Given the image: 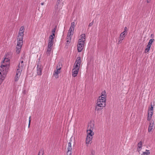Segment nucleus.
Listing matches in <instances>:
<instances>
[{
  "label": "nucleus",
  "instance_id": "19",
  "mask_svg": "<svg viewBox=\"0 0 155 155\" xmlns=\"http://www.w3.org/2000/svg\"><path fill=\"white\" fill-rule=\"evenodd\" d=\"M71 36H67V39H66V44L67 45H68L70 43L71 41Z\"/></svg>",
  "mask_w": 155,
  "mask_h": 155
},
{
  "label": "nucleus",
  "instance_id": "20",
  "mask_svg": "<svg viewBox=\"0 0 155 155\" xmlns=\"http://www.w3.org/2000/svg\"><path fill=\"white\" fill-rule=\"evenodd\" d=\"M4 79V77L2 76L1 72H0V85L2 83Z\"/></svg>",
  "mask_w": 155,
  "mask_h": 155
},
{
  "label": "nucleus",
  "instance_id": "3",
  "mask_svg": "<svg viewBox=\"0 0 155 155\" xmlns=\"http://www.w3.org/2000/svg\"><path fill=\"white\" fill-rule=\"evenodd\" d=\"M24 66V62L22 61L19 63L18 66L16 67V75L15 78V81H17L19 80L23 69Z\"/></svg>",
  "mask_w": 155,
  "mask_h": 155
},
{
  "label": "nucleus",
  "instance_id": "4",
  "mask_svg": "<svg viewBox=\"0 0 155 155\" xmlns=\"http://www.w3.org/2000/svg\"><path fill=\"white\" fill-rule=\"evenodd\" d=\"M9 59L8 58H5L3 61L2 63L0 68V70L3 71V73H6L9 67Z\"/></svg>",
  "mask_w": 155,
  "mask_h": 155
},
{
  "label": "nucleus",
  "instance_id": "29",
  "mask_svg": "<svg viewBox=\"0 0 155 155\" xmlns=\"http://www.w3.org/2000/svg\"><path fill=\"white\" fill-rule=\"evenodd\" d=\"M38 155H44V151L42 150H40L39 151Z\"/></svg>",
  "mask_w": 155,
  "mask_h": 155
},
{
  "label": "nucleus",
  "instance_id": "6",
  "mask_svg": "<svg viewBox=\"0 0 155 155\" xmlns=\"http://www.w3.org/2000/svg\"><path fill=\"white\" fill-rule=\"evenodd\" d=\"M153 107L152 104L151 105V107L148 110V115L147 117V120H150L153 114Z\"/></svg>",
  "mask_w": 155,
  "mask_h": 155
},
{
  "label": "nucleus",
  "instance_id": "10",
  "mask_svg": "<svg viewBox=\"0 0 155 155\" xmlns=\"http://www.w3.org/2000/svg\"><path fill=\"white\" fill-rule=\"evenodd\" d=\"M126 35L127 34H124V32H123L120 34V36L118 40V44H120L121 43V41L124 39V38L125 37Z\"/></svg>",
  "mask_w": 155,
  "mask_h": 155
},
{
  "label": "nucleus",
  "instance_id": "14",
  "mask_svg": "<svg viewBox=\"0 0 155 155\" xmlns=\"http://www.w3.org/2000/svg\"><path fill=\"white\" fill-rule=\"evenodd\" d=\"M93 137L87 136V137L86 140V144H88L91 143L90 142L91 141Z\"/></svg>",
  "mask_w": 155,
  "mask_h": 155
},
{
  "label": "nucleus",
  "instance_id": "36",
  "mask_svg": "<svg viewBox=\"0 0 155 155\" xmlns=\"http://www.w3.org/2000/svg\"><path fill=\"white\" fill-rule=\"evenodd\" d=\"M54 37L53 36H52V35H50L49 36V38H53L54 39Z\"/></svg>",
  "mask_w": 155,
  "mask_h": 155
},
{
  "label": "nucleus",
  "instance_id": "26",
  "mask_svg": "<svg viewBox=\"0 0 155 155\" xmlns=\"http://www.w3.org/2000/svg\"><path fill=\"white\" fill-rule=\"evenodd\" d=\"M81 58L80 57H79L77 58L75 61V63H78L79 64H81Z\"/></svg>",
  "mask_w": 155,
  "mask_h": 155
},
{
  "label": "nucleus",
  "instance_id": "37",
  "mask_svg": "<svg viewBox=\"0 0 155 155\" xmlns=\"http://www.w3.org/2000/svg\"><path fill=\"white\" fill-rule=\"evenodd\" d=\"M52 35V36H53L54 37V36H55V34L52 33V35Z\"/></svg>",
  "mask_w": 155,
  "mask_h": 155
},
{
  "label": "nucleus",
  "instance_id": "18",
  "mask_svg": "<svg viewBox=\"0 0 155 155\" xmlns=\"http://www.w3.org/2000/svg\"><path fill=\"white\" fill-rule=\"evenodd\" d=\"M150 150H146L145 151L143 152L141 155H150Z\"/></svg>",
  "mask_w": 155,
  "mask_h": 155
},
{
  "label": "nucleus",
  "instance_id": "28",
  "mask_svg": "<svg viewBox=\"0 0 155 155\" xmlns=\"http://www.w3.org/2000/svg\"><path fill=\"white\" fill-rule=\"evenodd\" d=\"M53 43V42H52L48 41V47L52 48Z\"/></svg>",
  "mask_w": 155,
  "mask_h": 155
},
{
  "label": "nucleus",
  "instance_id": "30",
  "mask_svg": "<svg viewBox=\"0 0 155 155\" xmlns=\"http://www.w3.org/2000/svg\"><path fill=\"white\" fill-rule=\"evenodd\" d=\"M68 148H71V144L70 142H69L68 143Z\"/></svg>",
  "mask_w": 155,
  "mask_h": 155
},
{
  "label": "nucleus",
  "instance_id": "9",
  "mask_svg": "<svg viewBox=\"0 0 155 155\" xmlns=\"http://www.w3.org/2000/svg\"><path fill=\"white\" fill-rule=\"evenodd\" d=\"M61 69V68L59 66V67L58 65H57L56 67V70H55L54 71L53 75L56 78H57L58 77V74L60 72V70Z\"/></svg>",
  "mask_w": 155,
  "mask_h": 155
},
{
  "label": "nucleus",
  "instance_id": "13",
  "mask_svg": "<svg viewBox=\"0 0 155 155\" xmlns=\"http://www.w3.org/2000/svg\"><path fill=\"white\" fill-rule=\"evenodd\" d=\"M154 127V121H151L150 123L149 127L148 128V132H150L153 129Z\"/></svg>",
  "mask_w": 155,
  "mask_h": 155
},
{
  "label": "nucleus",
  "instance_id": "15",
  "mask_svg": "<svg viewBox=\"0 0 155 155\" xmlns=\"http://www.w3.org/2000/svg\"><path fill=\"white\" fill-rule=\"evenodd\" d=\"M79 70L73 68L72 70V76L75 77H76L78 73Z\"/></svg>",
  "mask_w": 155,
  "mask_h": 155
},
{
  "label": "nucleus",
  "instance_id": "5",
  "mask_svg": "<svg viewBox=\"0 0 155 155\" xmlns=\"http://www.w3.org/2000/svg\"><path fill=\"white\" fill-rule=\"evenodd\" d=\"M85 39V35L84 34H81L80 38L78 40L77 49L79 52H81L84 48V41Z\"/></svg>",
  "mask_w": 155,
  "mask_h": 155
},
{
  "label": "nucleus",
  "instance_id": "8",
  "mask_svg": "<svg viewBox=\"0 0 155 155\" xmlns=\"http://www.w3.org/2000/svg\"><path fill=\"white\" fill-rule=\"evenodd\" d=\"M88 129L87 130V136H92L94 135V132L93 131V127H90L89 125L88 127Z\"/></svg>",
  "mask_w": 155,
  "mask_h": 155
},
{
  "label": "nucleus",
  "instance_id": "1",
  "mask_svg": "<svg viewBox=\"0 0 155 155\" xmlns=\"http://www.w3.org/2000/svg\"><path fill=\"white\" fill-rule=\"evenodd\" d=\"M24 30V27L21 26L20 29L18 36L17 43L16 48V53L17 54H18L20 53L23 45V39Z\"/></svg>",
  "mask_w": 155,
  "mask_h": 155
},
{
  "label": "nucleus",
  "instance_id": "31",
  "mask_svg": "<svg viewBox=\"0 0 155 155\" xmlns=\"http://www.w3.org/2000/svg\"><path fill=\"white\" fill-rule=\"evenodd\" d=\"M124 30L123 32H124V34H126V32L127 31V28L126 27H125L124 28Z\"/></svg>",
  "mask_w": 155,
  "mask_h": 155
},
{
  "label": "nucleus",
  "instance_id": "32",
  "mask_svg": "<svg viewBox=\"0 0 155 155\" xmlns=\"http://www.w3.org/2000/svg\"><path fill=\"white\" fill-rule=\"evenodd\" d=\"M93 22H93V21H92L89 24V25H88V27H91V26H92V25H93Z\"/></svg>",
  "mask_w": 155,
  "mask_h": 155
},
{
  "label": "nucleus",
  "instance_id": "2",
  "mask_svg": "<svg viewBox=\"0 0 155 155\" xmlns=\"http://www.w3.org/2000/svg\"><path fill=\"white\" fill-rule=\"evenodd\" d=\"M106 99L99 97L97 99L95 110L97 111L101 110L106 106Z\"/></svg>",
  "mask_w": 155,
  "mask_h": 155
},
{
  "label": "nucleus",
  "instance_id": "21",
  "mask_svg": "<svg viewBox=\"0 0 155 155\" xmlns=\"http://www.w3.org/2000/svg\"><path fill=\"white\" fill-rule=\"evenodd\" d=\"M73 31H74L73 30H72V29H71L69 28V31H68V33L67 36H71V35H73Z\"/></svg>",
  "mask_w": 155,
  "mask_h": 155
},
{
  "label": "nucleus",
  "instance_id": "33",
  "mask_svg": "<svg viewBox=\"0 0 155 155\" xmlns=\"http://www.w3.org/2000/svg\"><path fill=\"white\" fill-rule=\"evenodd\" d=\"M56 29L55 28H54L52 31V33L55 34Z\"/></svg>",
  "mask_w": 155,
  "mask_h": 155
},
{
  "label": "nucleus",
  "instance_id": "34",
  "mask_svg": "<svg viewBox=\"0 0 155 155\" xmlns=\"http://www.w3.org/2000/svg\"><path fill=\"white\" fill-rule=\"evenodd\" d=\"M48 41H51V42H54V39H53V38H49V39Z\"/></svg>",
  "mask_w": 155,
  "mask_h": 155
},
{
  "label": "nucleus",
  "instance_id": "38",
  "mask_svg": "<svg viewBox=\"0 0 155 155\" xmlns=\"http://www.w3.org/2000/svg\"><path fill=\"white\" fill-rule=\"evenodd\" d=\"M44 3L43 2H42L41 3V5H44Z\"/></svg>",
  "mask_w": 155,
  "mask_h": 155
},
{
  "label": "nucleus",
  "instance_id": "17",
  "mask_svg": "<svg viewBox=\"0 0 155 155\" xmlns=\"http://www.w3.org/2000/svg\"><path fill=\"white\" fill-rule=\"evenodd\" d=\"M80 65V64L78 63H75L73 68L76 69L77 70H79Z\"/></svg>",
  "mask_w": 155,
  "mask_h": 155
},
{
  "label": "nucleus",
  "instance_id": "23",
  "mask_svg": "<svg viewBox=\"0 0 155 155\" xmlns=\"http://www.w3.org/2000/svg\"><path fill=\"white\" fill-rule=\"evenodd\" d=\"M52 48L48 47V49L47 51V54L49 55L51 53Z\"/></svg>",
  "mask_w": 155,
  "mask_h": 155
},
{
  "label": "nucleus",
  "instance_id": "11",
  "mask_svg": "<svg viewBox=\"0 0 155 155\" xmlns=\"http://www.w3.org/2000/svg\"><path fill=\"white\" fill-rule=\"evenodd\" d=\"M37 74L38 75H41L42 74V68L39 65H38L37 67Z\"/></svg>",
  "mask_w": 155,
  "mask_h": 155
},
{
  "label": "nucleus",
  "instance_id": "12",
  "mask_svg": "<svg viewBox=\"0 0 155 155\" xmlns=\"http://www.w3.org/2000/svg\"><path fill=\"white\" fill-rule=\"evenodd\" d=\"M143 143L142 141H140L137 144V150L139 152L140 151L142 148Z\"/></svg>",
  "mask_w": 155,
  "mask_h": 155
},
{
  "label": "nucleus",
  "instance_id": "7",
  "mask_svg": "<svg viewBox=\"0 0 155 155\" xmlns=\"http://www.w3.org/2000/svg\"><path fill=\"white\" fill-rule=\"evenodd\" d=\"M62 0H57L56 5L55 6V9L57 11H59L62 7V5L61 4Z\"/></svg>",
  "mask_w": 155,
  "mask_h": 155
},
{
  "label": "nucleus",
  "instance_id": "22",
  "mask_svg": "<svg viewBox=\"0 0 155 155\" xmlns=\"http://www.w3.org/2000/svg\"><path fill=\"white\" fill-rule=\"evenodd\" d=\"M150 47L151 46L147 45V46L145 50V53H147L150 50Z\"/></svg>",
  "mask_w": 155,
  "mask_h": 155
},
{
  "label": "nucleus",
  "instance_id": "27",
  "mask_svg": "<svg viewBox=\"0 0 155 155\" xmlns=\"http://www.w3.org/2000/svg\"><path fill=\"white\" fill-rule=\"evenodd\" d=\"M154 39H150L147 45H150L151 46V45L152 43L154 41Z\"/></svg>",
  "mask_w": 155,
  "mask_h": 155
},
{
  "label": "nucleus",
  "instance_id": "35",
  "mask_svg": "<svg viewBox=\"0 0 155 155\" xmlns=\"http://www.w3.org/2000/svg\"><path fill=\"white\" fill-rule=\"evenodd\" d=\"M31 117L30 116L29 117V124H28V127H29L30 125V118Z\"/></svg>",
  "mask_w": 155,
  "mask_h": 155
},
{
  "label": "nucleus",
  "instance_id": "24",
  "mask_svg": "<svg viewBox=\"0 0 155 155\" xmlns=\"http://www.w3.org/2000/svg\"><path fill=\"white\" fill-rule=\"evenodd\" d=\"M67 155H71V148H68Z\"/></svg>",
  "mask_w": 155,
  "mask_h": 155
},
{
  "label": "nucleus",
  "instance_id": "25",
  "mask_svg": "<svg viewBox=\"0 0 155 155\" xmlns=\"http://www.w3.org/2000/svg\"><path fill=\"white\" fill-rule=\"evenodd\" d=\"M75 27V22H72L71 24V26L70 28V29L74 30V28Z\"/></svg>",
  "mask_w": 155,
  "mask_h": 155
},
{
  "label": "nucleus",
  "instance_id": "16",
  "mask_svg": "<svg viewBox=\"0 0 155 155\" xmlns=\"http://www.w3.org/2000/svg\"><path fill=\"white\" fill-rule=\"evenodd\" d=\"M99 97L101 98H105L106 99V94L105 91H103L101 94V95Z\"/></svg>",
  "mask_w": 155,
  "mask_h": 155
}]
</instances>
